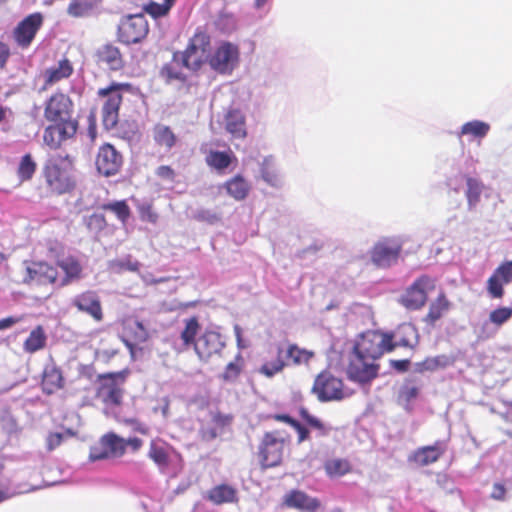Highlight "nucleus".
I'll return each instance as SVG.
<instances>
[{"mask_svg": "<svg viewBox=\"0 0 512 512\" xmlns=\"http://www.w3.org/2000/svg\"><path fill=\"white\" fill-rule=\"evenodd\" d=\"M394 351L392 338L379 330L363 332L355 341L346 369L347 377L358 384L371 383L379 375L377 361L385 354Z\"/></svg>", "mask_w": 512, "mask_h": 512, "instance_id": "f257e3e1", "label": "nucleus"}, {"mask_svg": "<svg viewBox=\"0 0 512 512\" xmlns=\"http://www.w3.org/2000/svg\"><path fill=\"white\" fill-rule=\"evenodd\" d=\"M42 177L49 195L71 193L76 187L73 158L68 154L49 157L43 165Z\"/></svg>", "mask_w": 512, "mask_h": 512, "instance_id": "f03ea898", "label": "nucleus"}, {"mask_svg": "<svg viewBox=\"0 0 512 512\" xmlns=\"http://www.w3.org/2000/svg\"><path fill=\"white\" fill-rule=\"evenodd\" d=\"M290 444L291 435L284 429L265 432L257 448V457L261 468L269 469L280 466Z\"/></svg>", "mask_w": 512, "mask_h": 512, "instance_id": "7ed1b4c3", "label": "nucleus"}, {"mask_svg": "<svg viewBox=\"0 0 512 512\" xmlns=\"http://www.w3.org/2000/svg\"><path fill=\"white\" fill-rule=\"evenodd\" d=\"M143 444V440L138 437L126 439L115 432H108L100 438L98 445L91 447L90 458L94 461L120 458L125 455L127 450L132 453L139 452Z\"/></svg>", "mask_w": 512, "mask_h": 512, "instance_id": "20e7f679", "label": "nucleus"}, {"mask_svg": "<svg viewBox=\"0 0 512 512\" xmlns=\"http://www.w3.org/2000/svg\"><path fill=\"white\" fill-rule=\"evenodd\" d=\"M212 52L211 36L203 27H198L182 52V64L189 70L199 71L209 63Z\"/></svg>", "mask_w": 512, "mask_h": 512, "instance_id": "39448f33", "label": "nucleus"}, {"mask_svg": "<svg viewBox=\"0 0 512 512\" xmlns=\"http://www.w3.org/2000/svg\"><path fill=\"white\" fill-rule=\"evenodd\" d=\"M127 374V371H120L98 375L96 397L106 408L115 409L123 404Z\"/></svg>", "mask_w": 512, "mask_h": 512, "instance_id": "423d86ee", "label": "nucleus"}, {"mask_svg": "<svg viewBox=\"0 0 512 512\" xmlns=\"http://www.w3.org/2000/svg\"><path fill=\"white\" fill-rule=\"evenodd\" d=\"M132 85L129 83L112 82L107 87L97 91L99 98L103 99L102 122L106 129L116 127L119 120V110L123 100V93L130 92Z\"/></svg>", "mask_w": 512, "mask_h": 512, "instance_id": "0eeeda50", "label": "nucleus"}, {"mask_svg": "<svg viewBox=\"0 0 512 512\" xmlns=\"http://www.w3.org/2000/svg\"><path fill=\"white\" fill-rule=\"evenodd\" d=\"M311 391L320 402L341 401L351 395L343 380L328 370L316 376Z\"/></svg>", "mask_w": 512, "mask_h": 512, "instance_id": "6e6552de", "label": "nucleus"}, {"mask_svg": "<svg viewBox=\"0 0 512 512\" xmlns=\"http://www.w3.org/2000/svg\"><path fill=\"white\" fill-rule=\"evenodd\" d=\"M436 288V279L421 275L408 286L401 295L399 303L408 310H419L425 306L428 295Z\"/></svg>", "mask_w": 512, "mask_h": 512, "instance_id": "1a4fd4ad", "label": "nucleus"}, {"mask_svg": "<svg viewBox=\"0 0 512 512\" xmlns=\"http://www.w3.org/2000/svg\"><path fill=\"white\" fill-rule=\"evenodd\" d=\"M23 283L27 285L51 286L61 289L59 282V270L55 264L44 260L31 261L25 269Z\"/></svg>", "mask_w": 512, "mask_h": 512, "instance_id": "9d476101", "label": "nucleus"}, {"mask_svg": "<svg viewBox=\"0 0 512 512\" xmlns=\"http://www.w3.org/2000/svg\"><path fill=\"white\" fill-rule=\"evenodd\" d=\"M149 33L148 21L142 13L124 17L117 29V39L125 45L142 42Z\"/></svg>", "mask_w": 512, "mask_h": 512, "instance_id": "9b49d317", "label": "nucleus"}, {"mask_svg": "<svg viewBox=\"0 0 512 512\" xmlns=\"http://www.w3.org/2000/svg\"><path fill=\"white\" fill-rule=\"evenodd\" d=\"M43 132V141L51 149H58L61 144L73 138L78 130L77 120L63 118L62 120H51Z\"/></svg>", "mask_w": 512, "mask_h": 512, "instance_id": "f8f14e48", "label": "nucleus"}, {"mask_svg": "<svg viewBox=\"0 0 512 512\" xmlns=\"http://www.w3.org/2000/svg\"><path fill=\"white\" fill-rule=\"evenodd\" d=\"M239 60V48L237 45L224 41L211 52L208 65L212 70L220 74H230Z\"/></svg>", "mask_w": 512, "mask_h": 512, "instance_id": "ddd939ff", "label": "nucleus"}, {"mask_svg": "<svg viewBox=\"0 0 512 512\" xmlns=\"http://www.w3.org/2000/svg\"><path fill=\"white\" fill-rule=\"evenodd\" d=\"M234 421L232 414H225L220 411H211L209 420H202L199 427V436L201 440L209 442L223 434L230 428Z\"/></svg>", "mask_w": 512, "mask_h": 512, "instance_id": "4468645a", "label": "nucleus"}, {"mask_svg": "<svg viewBox=\"0 0 512 512\" xmlns=\"http://www.w3.org/2000/svg\"><path fill=\"white\" fill-rule=\"evenodd\" d=\"M95 165L101 175L105 177L113 176L121 170L123 156L113 145L105 143L99 147Z\"/></svg>", "mask_w": 512, "mask_h": 512, "instance_id": "2eb2a0df", "label": "nucleus"}, {"mask_svg": "<svg viewBox=\"0 0 512 512\" xmlns=\"http://www.w3.org/2000/svg\"><path fill=\"white\" fill-rule=\"evenodd\" d=\"M402 250L396 239L385 238L378 241L371 250V260L377 266L386 268L397 261Z\"/></svg>", "mask_w": 512, "mask_h": 512, "instance_id": "dca6fc26", "label": "nucleus"}, {"mask_svg": "<svg viewBox=\"0 0 512 512\" xmlns=\"http://www.w3.org/2000/svg\"><path fill=\"white\" fill-rule=\"evenodd\" d=\"M43 15L39 12L26 16L13 31V37L21 48H28L43 24Z\"/></svg>", "mask_w": 512, "mask_h": 512, "instance_id": "f3484780", "label": "nucleus"}, {"mask_svg": "<svg viewBox=\"0 0 512 512\" xmlns=\"http://www.w3.org/2000/svg\"><path fill=\"white\" fill-rule=\"evenodd\" d=\"M122 341L132 352L135 346L146 342L149 333L144 324L135 316H126L121 320Z\"/></svg>", "mask_w": 512, "mask_h": 512, "instance_id": "a211bd4d", "label": "nucleus"}, {"mask_svg": "<svg viewBox=\"0 0 512 512\" xmlns=\"http://www.w3.org/2000/svg\"><path fill=\"white\" fill-rule=\"evenodd\" d=\"M93 59L98 67L110 71H119L125 66L120 48L113 43H105L98 47L93 54Z\"/></svg>", "mask_w": 512, "mask_h": 512, "instance_id": "6ab92c4d", "label": "nucleus"}, {"mask_svg": "<svg viewBox=\"0 0 512 512\" xmlns=\"http://www.w3.org/2000/svg\"><path fill=\"white\" fill-rule=\"evenodd\" d=\"M72 113L73 102L67 94L61 91L53 93L45 102L44 117L47 121L70 118Z\"/></svg>", "mask_w": 512, "mask_h": 512, "instance_id": "aec40b11", "label": "nucleus"}, {"mask_svg": "<svg viewBox=\"0 0 512 512\" xmlns=\"http://www.w3.org/2000/svg\"><path fill=\"white\" fill-rule=\"evenodd\" d=\"M224 346L225 343L220 333L206 330L194 343V350L200 360L209 361L214 356H219Z\"/></svg>", "mask_w": 512, "mask_h": 512, "instance_id": "412c9836", "label": "nucleus"}, {"mask_svg": "<svg viewBox=\"0 0 512 512\" xmlns=\"http://www.w3.org/2000/svg\"><path fill=\"white\" fill-rule=\"evenodd\" d=\"M71 305L79 312L89 315L95 322H101L104 319L102 303L95 291L86 290L77 294L72 299Z\"/></svg>", "mask_w": 512, "mask_h": 512, "instance_id": "4be33fe9", "label": "nucleus"}, {"mask_svg": "<svg viewBox=\"0 0 512 512\" xmlns=\"http://www.w3.org/2000/svg\"><path fill=\"white\" fill-rule=\"evenodd\" d=\"M447 451V442L437 440L432 445L417 448L408 456V461L424 467L436 463Z\"/></svg>", "mask_w": 512, "mask_h": 512, "instance_id": "5701e85b", "label": "nucleus"}, {"mask_svg": "<svg viewBox=\"0 0 512 512\" xmlns=\"http://www.w3.org/2000/svg\"><path fill=\"white\" fill-rule=\"evenodd\" d=\"M55 265L59 270L61 288L67 287L83 277V265L74 255H68L65 258L57 260Z\"/></svg>", "mask_w": 512, "mask_h": 512, "instance_id": "b1692460", "label": "nucleus"}, {"mask_svg": "<svg viewBox=\"0 0 512 512\" xmlns=\"http://www.w3.org/2000/svg\"><path fill=\"white\" fill-rule=\"evenodd\" d=\"M283 505L301 512H316L321 503L317 498L311 497L301 490H291L285 494Z\"/></svg>", "mask_w": 512, "mask_h": 512, "instance_id": "393cba45", "label": "nucleus"}, {"mask_svg": "<svg viewBox=\"0 0 512 512\" xmlns=\"http://www.w3.org/2000/svg\"><path fill=\"white\" fill-rule=\"evenodd\" d=\"M451 307L452 303L445 292L441 291L437 297L430 302L423 322L431 327H435L436 323L449 312Z\"/></svg>", "mask_w": 512, "mask_h": 512, "instance_id": "a878e982", "label": "nucleus"}, {"mask_svg": "<svg viewBox=\"0 0 512 512\" xmlns=\"http://www.w3.org/2000/svg\"><path fill=\"white\" fill-rule=\"evenodd\" d=\"M74 72L73 65L68 58L61 59L56 66L50 67L44 72L43 90L69 78Z\"/></svg>", "mask_w": 512, "mask_h": 512, "instance_id": "bb28decb", "label": "nucleus"}, {"mask_svg": "<svg viewBox=\"0 0 512 512\" xmlns=\"http://www.w3.org/2000/svg\"><path fill=\"white\" fill-rule=\"evenodd\" d=\"M41 386L43 392L48 395L64 387L62 371L55 363L47 364L44 367Z\"/></svg>", "mask_w": 512, "mask_h": 512, "instance_id": "cd10ccee", "label": "nucleus"}, {"mask_svg": "<svg viewBox=\"0 0 512 512\" xmlns=\"http://www.w3.org/2000/svg\"><path fill=\"white\" fill-rule=\"evenodd\" d=\"M392 338V345L396 347L413 348L417 343V329L410 323H403L395 331L386 332Z\"/></svg>", "mask_w": 512, "mask_h": 512, "instance_id": "c85d7f7f", "label": "nucleus"}, {"mask_svg": "<svg viewBox=\"0 0 512 512\" xmlns=\"http://www.w3.org/2000/svg\"><path fill=\"white\" fill-rule=\"evenodd\" d=\"M223 187L227 194L236 201L245 200L251 191L250 183L241 174L229 178L224 182Z\"/></svg>", "mask_w": 512, "mask_h": 512, "instance_id": "c756f323", "label": "nucleus"}, {"mask_svg": "<svg viewBox=\"0 0 512 512\" xmlns=\"http://www.w3.org/2000/svg\"><path fill=\"white\" fill-rule=\"evenodd\" d=\"M206 498L215 505L238 502L237 489L228 484H220L212 487Z\"/></svg>", "mask_w": 512, "mask_h": 512, "instance_id": "7c9ffc66", "label": "nucleus"}, {"mask_svg": "<svg viewBox=\"0 0 512 512\" xmlns=\"http://www.w3.org/2000/svg\"><path fill=\"white\" fill-rule=\"evenodd\" d=\"M170 449V446L160 440H151L149 444L148 457L161 472L165 471L170 464Z\"/></svg>", "mask_w": 512, "mask_h": 512, "instance_id": "2f4dec72", "label": "nucleus"}, {"mask_svg": "<svg viewBox=\"0 0 512 512\" xmlns=\"http://www.w3.org/2000/svg\"><path fill=\"white\" fill-rule=\"evenodd\" d=\"M288 365L289 362L286 361L284 347L282 345H277L274 358L264 362L258 371L261 375L267 378H272L281 373Z\"/></svg>", "mask_w": 512, "mask_h": 512, "instance_id": "473e14b6", "label": "nucleus"}, {"mask_svg": "<svg viewBox=\"0 0 512 512\" xmlns=\"http://www.w3.org/2000/svg\"><path fill=\"white\" fill-rule=\"evenodd\" d=\"M225 127L234 138L243 139L247 135L245 116L238 109L228 111L225 116Z\"/></svg>", "mask_w": 512, "mask_h": 512, "instance_id": "72a5a7b5", "label": "nucleus"}, {"mask_svg": "<svg viewBox=\"0 0 512 512\" xmlns=\"http://www.w3.org/2000/svg\"><path fill=\"white\" fill-rule=\"evenodd\" d=\"M233 161H236V157L230 150H211L205 157L206 164L219 173H223L224 170L227 169Z\"/></svg>", "mask_w": 512, "mask_h": 512, "instance_id": "f704fd0d", "label": "nucleus"}, {"mask_svg": "<svg viewBox=\"0 0 512 512\" xmlns=\"http://www.w3.org/2000/svg\"><path fill=\"white\" fill-rule=\"evenodd\" d=\"M153 139L159 147L165 150H171L178 142L177 135L164 124H156L153 127Z\"/></svg>", "mask_w": 512, "mask_h": 512, "instance_id": "c9c22d12", "label": "nucleus"}, {"mask_svg": "<svg viewBox=\"0 0 512 512\" xmlns=\"http://www.w3.org/2000/svg\"><path fill=\"white\" fill-rule=\"evenodd\" d=\"M284 354L289 365L292 364L295 366L308 364L315 355L313 351L301 348L294 343H290L284 348Z\"/></svg>", "mask_w": 512, "mask_h": 512, "instance_id": "e433bc0d", "label": "nucleus"}, {"mask_svg": "<svg viewBox=\"0 0 512 512\" xmlns=\"http://www.w3.org/2000/svg\"><path fill=\"white\" fill-rule=\"evenodd\" d=\"M47 336L41 325L36 326L23 343L25 352L33 354L46 346Z\"/></svg>", "mask_w": 512, "mask_h": 512, "instance_id": "4c0bfd02", "label": "nucleus"}, {"mask_svg": "<svg viewBox=\"0 0 512 512\" xmlns=\"http://www.w3.org/2000/svg\"><path fill=\"white\" fill-rule=\"evenodd\" d=\"M467 189L465 196L469 209H474L480 202L481 194L485 189L483 182L471 176H465Z\"/></svg>", "mask_w": 512, "mask_h": 512, "instance_id": "58836bf2", "label": "nucleus"}, {"mask_svg": "<svg viewBox=\"0 0 512 512\" xmlns=\"http://www.w3.org/2000/svg\"><path fill=\"white\" fill-rule=\"evenodd\" d=\"M455 359L449 355H437L433 357H426L423 361L417 363V371L422 373L425 371H436L438 369L446 368L454 363Z\"/></svg>", "mask_w": 512, "mask_h": 512, "instance_id": "ea45409f", "label": "nucleus"}, {"mask_svg": "<svg viewBox=\"0 0 512 512\" xmlns=\"http://www.w3.org/2000/svg\"><path fill=\"white\" fill-rule=\"evenodd\" d=\"M504 284H508L504 280L503 272H499V266L494 270L486 283V290L488 295L493 299H501L504 294Z\"/></svg>", "mask_w": 512, "mask_h": 512, "instance_id": "a19ab883", "label": "nucleus"}, {"mask_svg": "<svg viewBox=\"0 0 512 512\" xmlns=\"http://www.w3.org/2000/svg\"><path fill=\"white\" fill-rule=\"evenodd\" d=\"M200 330V324L196 316L190 317L184 320V328L181 331L180 338L183 343V349H187L190 346H194L196 343V335Z\"/></svg>", "mask_w": 512, "mask_h": 512, "instance_id": "79ce46f5", "label": "nucleus"}, {"mask_svg": "<svg viewBox=\"0 0 512 512\" xmlns=\"http://www.w3.org/2000/svg\"><path fill=\"white\" fill-rule=\"evenodd\" d=\"M37 170V163L30 153L23 155L17 167V177L20 182L30 181Z\"/></svg>", "mask_w": 512, "mask_h": 512, "instance_id": "37998d69", "label": "nucleus"}, {"mask_svg": "<svg viewBox=\"0 0 512 512\" xmlns=\"http://www.w3.org/2000/svg\"><path fill=\"white\" fill-rule=\"evenodd\" d=\"M300 415L309 427L316 430L317 437H326L333 430L331 426L325 424L321 419L311 415L305 409L301 410Z\"/></svg>", "mask_w": 512, "mask_h": 512, "instance_id": "c03bdc74", "label": "nucleus"}, {"mask_svg": "<svg viewBox=\"0 0 512 512\" xmlns=\"http://www.w3.org/2000/svg\"><path fill=\"white\" fill-rule=\"evenodd\" d=\"M490 130V125L480 120L469 121L462 125L461 135H471L474 138H484Z\"/></svg>", "mask_w": 512, "mask_h": 512, "instance_id": "a18cd8bd", "label": "nucleus"}, {"mask_svg": "<svg viewBox=\"0 0 512 512\" xmlns=\"http://www.w3.org/2000/svg\"><path fill=\"white\" fill-rule=\"evenodd\" d=\"M324 469L330 477H340L351 471V465L346 459H330L325 462Z\"/></svg>", "mask_w": 512, "mask_h": 512, "instance_id": "49530a36", "label": "nucleus"}, {"mask_svg": "<svg viewBox=\"0 0 512 512\" xmlns=\"http://www.w3.org/2000/svg\"><path fill=\"white\" fill-rule=\"evenodd\" d=\"M101 209L114 213L123 224H126L131 216L130 207L125 200L105 203L101 206Z\"/></svg>", "mask_w": 512, "mask_h": 512, "instance_id": "de8ad7c7", "label": "nucleus"}, {"mask_svg": "<svg viewBox=\"0 0 512 512\" xmlns=\"http://www.w3.org/2000/svg\"><path fill=\"white\" fill-rule=\"evenodd\" d=\"M96 4L97 0H73L69 4L67 12L73 17H83L88 15Z\"/></svg>", "mask_w": 512, "mask_h": 512, "instance_id": "09e8293b", "label": "nucleus"}, {"mask_svg": "<svg viewBox=\"0 0 512 512\" xmlns=\"http://www.w3.org/2000/svg\"><path fill=\"white\" fill-rule=\"evenodd\" d=\"M243 359L238 355L235 361L230 362L225 367L224 372L221 374V379L224 382H235L242 371Z\"/></svg>", "mask_w": 512, "mask_h": 512, "instance_id": "8fccbe9b", "label": "nucleus"}, {"mask_svg": "<svg viewBox=\"0 0 512 512\" xmlns=\"http://www.w3.org/2000/svg\"><path fill=\"white\" fill-rule=\"evenodd\" d=\"M46 255L51 259L60 260L65 253V245L57 238H48L44 243Z\"/></svg>", "mask_w": 512, "mask_h": 512, "instance_id": "3c124183", "label": "nucleus"}, {"mask_svg": "<svg viewBox=\"0 0 512 512\" xmlns=\"http://www.w3.org/2000/svg\"><path fill=\"white\" fill-rule=\"evenodd\" d=\"M512 317V307H499L489 314V320L496 326H501Z\"/></svg>", "mask_w": 512, "mask_h": 512, "instance_id": "603ef678", "label": "nucleus"}, {"mask_svg": "<svg viewBox=\"0 0 512 512\" xmlns=\"http://www.w3.org/2000/svg\"><path fill=\"white\" fill-rule=\"evenodd\" d=\"M139 217L142 221L149 222L152 224L157 223L158 214L154 210L152 203H142L138 206Z\"/></svg>", "mask_w": 512, "mask_h": 512, "instance_id": "864d4df0", "label": "nucleus"}, {"mask_svg": "<svg viewBox=\"0 0 512 512\" xmlns=\"http://www.w3.org/2000/svg\"><path fill=\"white\" fill-rule=\"evenodd\" d=\"M120 424L129 426L133 432L141 435L149 434V427L137 418H121L117 420Z\"/></svg>", "mask_w": 512, "mask_h": 512, "instance_id": "5fc2aeb1", "label": "nucleus"}, {"mask_svg": "<svg viewBox=\"0 0 512 512\" xmlns=\"http://www.w3.org/2000/svg\"><path fill=\"white\" fill-rule=\"evenodd\" d=\"M175 2L176 0H163L162 3H157L154 1V5L150 7L152 10V18L157 19L167 16Z\"/></svg>", "mask_w": 512, "mask_h": 512, "instance_id": "6e6d98bb", "label": "nucleus"}, {"mask_svg": "<svg viewBox=\"0 0 512 512\" xmlns=\"http://www.w3.org/2000/svg\"><path fill=\"white\" fill-rule=\"evenodd\" d=\"M155 174L158 178L171 183L174 182L176 178L175 170L169 165H160L155 170Z\"/></svg>", "mask_w": 512, "mask_h": 512, "instance_id": "4d7b16f0", "label": "nucleus"}, {"mask_svg": "<svg viewBox=\"0 0 512 512\" xmlns=\"http://www.w3.org/2000/svg\"><path fill=\"white\" fill-rule=\"evenodd\" d=\"M419 394V388L412 384H405L400 391V398L406 402L416 399Z\"/></svg>", "mask_w": 512, "mask_h": 512, "instance_id": "13d9d810", "label": "nucleus"}, {"mask_svg": "<svg viewBox=\"0 0 512 512\" xmlns=\"http://www.w3.org/2000/svg\"><path fill=\"white\" fill-rule=\"evenodd\" d=\"M87 226L90 229L103 230L107 226L105 216L102 214H92L89 216Z\"/></svg>", "mask_w": 512, "mask_h": 512, "instance_id": "bf43d9fd", "label": "nucleus"}, {"mask_svg": "<svg viewBox=\"0 0 512 512\" xmlns=\"http://www.w3.org/2000/svg\"><path fill=\"white\" fill-rule=\"evenodd\" d=\"M195 218L199 221H204V222H207L209 224H213L217 221L220 220V216L218 213L216 212H213L211 210H208V209H201V210H198L196 215H195Z\"/></svg>", "mask_w": 512, "mask_h": 512, "instance_id": "052dcab7", "label": "nucleus"}, {"mask_svg": "<svg viewBox=\"0 0 512 512\" xmlns=\"http://www.w3.org/2000/svg\"><path fill=\"white\" fill-rule=\"evenodd\" d=\"M63 434L59 432L49 433L46 438V447L48 451H53L59 447L63 441Z\"/></svg>", "mask_w": 512, "mask_h": 512, "instance_id": "680f3d73", "label": "nucleus"}, {"mask_svg": "<svg viewBox=\"0 0 512 512\" xmlns=\"http://www.w3.org/2000/svg\"><path fill=\"white\" fill-rule=\"evenodd\" d=\"M162 76L168 81L185 79L184 75L180 71H177L172 65H165L163 67Z\"/></svg>", "mask_w": 512, "mask_h": 512, "instance_id": "e2e57ef3", "label": "nucleus"}, {"mask_svg": "<svg viewBox=\"0 0 512 512\" xmlns=\"http://www.w3.org/2000/svg\"><path fill=\"white\" fill-rule=\"evenodd\" d=\"M292 428H294L298 434L297 442L299 444L310 439L309 430L303 424H301L298 420L294 423Z\"/></svg>", "mask_w": 512, "mask_h": 512, "instance_id": "0e129e2a", "label": "nucleus"}, {"mask_svg": "<svg viewBox=\"0 0 512 512\" xmlns=\"http://www.w3.org/2000/svg\"><path fill=\"white\" fill-rule=\"evenodd\" d=\"M129 3L135 8H139L142 11L146 12L152 17V10L150 7L154 5L153 0H128Z\"/></svg>", "mask_w": 512, "mask_h": 512, "instance_id": "69168bd1", "label": "nucleus"}, {"mask_svg": "<svg viewBox=\"0 0 512 512\" xmlns=\"http://www.w3.org/2000/svg\"><path fill=\"white\" fill-rule=\"evenodd\" d=\"M491 498L498 501H504L506 498V488L501 483H495L491 492Z\"/></svg>", "mask_w": 512, "mask_h": 512, "instance_id": "338daca9", "label": "nucleus"}, {"mask_svg": "<svg viewBox=\"0 0 512 512\" xmlns=\"http://www.w3.org/2000/svg\"><path fill=\"white\" fill-rule=\"evenodd\" d=\"M503 272L504 280L508 283H512V260L504 261L499 265V272Z\"/></svg>", "mask_w": 512, "mask_h": 512, "instance_id": "774afa93", "label": "nucleus"}]
</instances>
